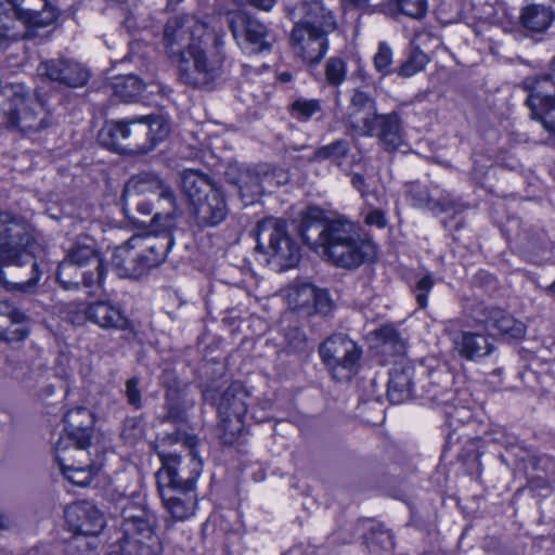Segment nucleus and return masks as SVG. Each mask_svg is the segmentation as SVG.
Here are the masks:
<instances>
[{"instance_id": "nucleus-56", "label": "nucleus", "mask_w": 555, "mask_h": 555, "mask_svg": "<svg viewBox=\"0 0 555 555\" xmlns=\"http://www.w3.org/2000/svg\"><path fill=\"white\" fill-rule=\"evenodd\" d=\"M152 513L144 504L128 502L121 511L122 522H130Z\"/></svg>"}, {"instance_id": "nucleus-14", "label": "nucleus", "mask_w": 555, "mask_h": 555, "mask_svg": "<svg viewBox=\"0 0 555 555\" xmlns=\"http://www.w3.org/2000/svg\"><path fill=\"white\" fill-rule=\"evenodd\" d=\"M156 517L154 513L130 522H121L124 533L119 544L109 553L116 555H156L153 547L155 542Z\"/></svg>"}, {"instance_id": "nucleus-57", "label": "nucleus", "mask_w": 555, "mask_h": 555, "mask_svg": "<svg viewBox=\"0 0 555 555\" xmlns=\"http://www.w3.org/2000/svg\"><path fill=\"white\" fill-rule=\"evenodd\" d=\"M140 423L141 421L139 417H127L124 421L121 436L128 441L135 440L142 434Z\"/></svg>"}, {"instance_id": "nucleus-50", "label": "nucleus", "mask_w": 555, "mask_h": 555, "mask_svg": "<svg viewBox=\"0 0 555 555\" xmlns=\"http://www.w3.org/2000/svg\"><path fill=\"white\" fill-rule=\"evenodd\" d=\"M392 51L386 42H379L378 50L374 56V67L383 76L390 75L396 72L391 68Z\"/></svg>"}, {"instance_id": "nucleus-27", "label": "nucleus", "mask_w": 555, "mask_h": 555, "mask_svg": "<svg viewBox=\"0 0 555 555\" xmlns=\"http://www.w3.org/2000/svg\"><path fill=\"white\" fill-rule=\"evenodd\" d=\"M86 320L105 330L132 331L131 322L124 315L121 309L108 300L89 304L85 310Z\"/></svg>"}, {"instance_id": "nucleus-55", "label": "nucleus", "mask_w": 555, "mask_h": 555, "mask_svg": "<svg viewBox=\"0 0 555 555\" xmlns=\"http://www.w3.org/2000/svg\"><path fill=\"white\" fill-rule=\"evenodd\" d=\"M434 284L435 281L431 274H426L416 282L413 292L420 308L424 309L427 307V295L431 291Z\"/></svg>"}, {"instance_id": "nucleus-31", "label": "nucleus", "mask_w": 555, "mask_h": 555, "mask_svg": "<svg viewBox=\"0 0 555 555\" xmlns=\"http://www.w3.org/2000/svg\"><path fill=\"white\" fill-rule=\"evenodd\" d=\"M375 98L363 90H354L348 106V117L353 127L365 129V120L378 116Z\"/></svg>"}, {"instance_id": "nucleus-8", "label": "nucleus", "mask_w": 555, "mask_h": 555, "mask_svg": "<svg viewBox=\"0 0 555 555\" xmlns=\"http://www.w3.org/2000/svg\"><path fill=\"white\" fill-rule=\"evenodd\" d=\"M522 87L529 92L526 105L531 119L541 122L550 137L555 139V57L551 74L528 77L522 81Z\"/></svg>"}, {"instance_id": "nucleus-5", "label": "nucleus", "mask_w": 555, "mask_h": 555, "mask_svg": "<svg viewBox=\"0 0 555 555\" xmlns=\"http://www.w3.org/2000/svg\"><path fill=\"white\" fill-rule=\"evenodd\" d=\"M202 396L205 403L217 409L222 443L232 444L244 430L247 390L240 382H233L224 389L216 383H211L204 387Z\"/></svg>"}, {"instance_id": "nucleus-44", "label": "nucleus", "mask_w": 555, "mask_h": 555, "mask_svg": "<svg viewBox=\"0 0 555 555\" xmlns=\"http://www.w3.org/2000/svg\"><path fill=\"white\" fill-rule=\"evenodd\" d=\"M428 62V55L420 47H412L408 59L396 68V73L402 78H409L423 70Z\"/></svg>"}, {"instance_id": "nucleus-13", "label": "nucleus", "mask_w": 555, "mask_h": 555, "mask_svg": "<svg viewBox=\"0 0 555 555\" xmlns=\"http://www.w3.org/2000/svg\"><path fill=\"white\" fill-rule=\"evenodd\" d=\"M53 124L52 115L46 111L44 103L39 99L26 98L15 93L12 107L8 113L7 126L29 134L42 131Z\"/></svg>"}, {"instance_id": "nucleus-19", "label": "nucleus", "mask_w": 555, "mask_h": 555, "mask_svg": "<svg viewBox=\"0 0 555 555\" xmlns=\"http://www.w3.org/2000/svg\"><path fill=\"white\" fill-rule=\"evenodd\" d=\"M39 73L49 80L67 88H80L90 79L89 69L69 57H57L40 63Z\"/></svg>"}, {"instance_id": "nucleus-35", "label": "nucleus", "mask_w": 555, "mask_h": 555, "mask_svg": "<svg viewBox=\"0 0 555 555\" xmlns=\"http://www.w3.org/2000/svg\"><path fill=\"white\" fill-rule=\"evenodd\" d=\"M125 119L107 121L98 133L99 143L116 153L127 154Z\"/></svg>"}, {"instance_id": "nucleus-59", "label": "nucleus", "mask_w": 555, "mask_h": 555, "mask_svg": "<svg viewBox=\"0 0 555 555\" xmlns=\"http://www.w3.org/2000/svg\"><path fill=\"white\" fill-rule=\"evenodd\" d=\"M364 222L367 225H375L377 228H384L387 224L385 212L382 209H371L364 218Z\"/></svg>"}, {"instance_id": "nucleus-6", "label": "nucleus", "mask_w": 555, "mask_h": 555, "mask_svg": "<svg viewBox=\"0 0 555 555\" xmlns=\"http://www.w3.org/2000/svg\"><path fill=\"white\" fill-rule=\"evenodd\" d=\"M202 38L178 68L180 80L193 88H205L214 82L220 77L224 62L222 38L212 31Z\"/></svg>"}, {"instance_id": "nucleus-10", "label": "nucleus", "mask_w": 555, "mask_h": 555, "mask_svg": "<svg viewBox=\"0 0 555 555\" xmlns=\"http://www.w3.org/2000/svg\"><path fill=\"white\" fill-rule=\"evenodd\" d=\"M127 154H145L170 133L169 120L160 114L125 118Z\"/></svg>"}, {"instance_id": "nucleus-25", "label": "nucleus", "mask_w": 555, "mask_h": 555, "mask_svg": "<svg viewBox=\"0 0 555 555\" xmlns=\"http://www.w3.org/2000/svg\"><path fill=\"white\" fill-rule=\"evenodd\" d=\"M224 176L228 183L237 188L244 205H251L263 195L258 165L254 168L230 165Z\"/></svg>"}, {"instance_id": "nucleus-48", "label": "nucleus", "mask_w": 555, "mask_h": 555, "mask_svg": "<svg viewBox=\"0 0 555 555\" xmlns=\"http://www.w3.org/2000/svg\"><path fill=\"white\" fill-rule=\"evenodd\" d=\"M286 348L289 352L306 353L309 349L308 338L298 327H288L285 332Z\"/></svg>"}, {"instance_id": "nucleus-7", "label": "nucleus", "mask_w": 555, "mask_h": 555, "mask_svg": "<svg viewBox=\"0 0 555 555\" xmlns=\"http://www.w3.org/2000/svg\"><path fill=\"white\" fill-rule=\"evenodd\" d=\"M256 241V250L268 255L278 271L295 268L300 261V247L288 234L283 219L268 217L259 221Z\"/></svg>"}, {"instance_id": "nucleus-16", "label": "nucleus", "mask_w": 555, "mask_h": 555, "mask_svg": "<svg viewBox=\"0 0 555 555\" xmlns=\"http://www.w3.org/2000/svg\"><path fill=\"white\" fill-rule=\"evenodd\" d=\"M63 422L64 434L55 444V452L62 453L68 450L70 446L75 450H88L94 433L93 413L85 406H78L67 411Z\"/></svg>"}, {"instance_id": "nucleus-51", "label": "nucleus", "mask_w": 555, "mask_h": 555, "mask_svg": "<svg viewBox=\"0 0 555 555\" xmlns=\"http://www.w3.org/2000/svg\"><path fill=\"white\" fill-rule=\"evenodd\" d=\"M141 379L138 376H132L126 380L125 397L127 403L134 410H140L143 405L142 390L140 388Z\"/></svg>"}, {"instance_id": "nucleus-30", "label": "nucleus", "mask_w": 555, "mask_h": 555, "mask_svg": "<svg viewBox=\"0 0 555 555\" xmlns=\"http://www.w3.org/2000/svg\"><path fill=\"white\" fill-rule=\"evenodd\" d=\"M192 207L194 219L202 228L216 227L224 221L228 215L227 203L220 189Z\"/></svg>"}, {"instance_id": "nucleus-4", "label": "nucleus", "mask_w": 555, "mask_h": 555, "mask_svg": "<svg viewBox=\"0 0 555 555\" xmlns=\"http://www.w3.org/2000/svg\"><path fill=\"white\" fill-rule=\"evenodd\" d=\"M322 251L335 266L354 269L374 258L375 245L354 223L337 219L327 224Z\"/></svg>"}, {"instance_id": "nucleus-62", "label": "nucleus", "mask_w": 555, "mask_h": 555, "mask_svg": "<svg viewBox=\"0 0 555 555\" xmlns=\"http://www.w3.org/2000/svg\"><path fill=\"white\" fill-rule=\"evenodd\" d=\"M347 8L354 10H366L370 7V0H341Z\"/></svg>"}, {"instance_id": "nucleus-32", "label": "nucleus", "mask_w": 555, "mask_h": 555, "mask_svg": "<svg viewBox=\"0 0 555 555\" xmlns=\"http://www.w3.org/2000/svg\"><path fill=\"white\" fill-rule=\"evenodd\" d=\"M442 382L443 386L441 389H438L436 383L431 382L428 393L434 403L446 408L444 415L447 422L449 426H454L456 423H462V415L465 411L452 404L455 399V391L451 387V377L448 373L443 374Z\"/></svg>"}, {"instance_id": "nucleus-33", "label": "nucleus", "mask_w": 555, "mask_h": 555, "mask_svg": "<svg viewBox=\"0 0 555 555\" xmlns=\"http://www.w3.org/2000/svg\"><path fill=\"white\" fill-rule=\"evenodd\" d=\"M414 370L410 365H396L389 373L387 397L393 404H399L412 396Z\"/></svg>"}, {"instance_id": "nucleus-26", "label": "nucleus", "mask_w": 555, "mask_h": 555, "mask_svg": "<svg viewBox=\"0 0 555 555\" xmlns=\"http://www.w3.org/2000/svg\"><path fill=\"white\" fill-rule=\"evenodd\" d=\"M29 317L13 304L0 301V340L18 343L29 335Z\"/></svg>"}, {"instance_id": "nucleus-23", "label": "nucleus", "mask_w": 555, "mask_h": 555, "mask_svg": "<svg viewBox=\"0 0 555 555\" xmlns=\"http://www.w3.org/2000/svg\"><path fill=\"white\" fill-rule=\"evenodd\" d=\"M473 318L478 324H483L487 330H494L513 339L524 337L526 332L524 323L496 307L478 304L473 308Z\"/></svg>"}, {"instance_id": "nucleus-20", "label": "nucleus", "mask_w": 555, "mask_h": 555, "mask_svg": "<svg viewBox=\"0 0 555 555\" xmlns=\"http://www.w3.org/2000/svg\"><path fill=\"white\" fill-rule=\"evenodd\" d=\"M366 137H376L386 152H395L403 144V127L401 116L393 111L388 114H379L375 118L365 120V129L362 132Z\"/></svg>"}, {"instance_id": "nucleus-34", "label": "nucleus", "mask_w": 555, "mask_h": 555, "mask_svg": "<svg viewBox=\"0 0 555 555\" xmlns=\"http://www.w3.org/2000/svg\"><path fill=\"white\" fill-rule=\"evenodd\" d=\"M521 26L531 33H543L553 23L555 12L551 7L543 4H529L520 13Z\"/></svg>"}, {"instance_id": "nucleus-60", "label": "nucleus", "mask_w": 555, "mask_h": 555, "mask_svg": "<svg viewBox=\"0 0 555 555\" xmlns=\"http://www.w3.org/2000/svg\"><path fill=\"white\" fill-rule=\"evenodd\" d=\"M351 185L360 193L362 198H366L371 193L366 179L363 175L354 172L351 173Z\"/></svg>"}, {"instance_id": "nucleus-39", "label": "nucleus", "mask_w": 555, "mask_h": 555, "mask_svg": "<svg viewBox=\"0 0 555 555\" xmlns=\"http://www.w3.org/2000/svg\"><path fill=\"white\" fill-rule=\"evenodd\" d=\"M145 85L135 75L117 77L112 85L113 94L125 102H130L139 96Z\"/></svg>"}, {"instance_id": "nucleus-36", "label": "nucleus", "mask_w": 555, "mask_h": 555, "mask_svg": "<svg viewBox=\"0 0 555 555\" xmlns=\"http://www.w3.org/2000/svg\"><path fill=\"white\" fill-rule=\"evenodd\" d=\"M171 490L164 491L163 503L176 520H185L194 514L196 508V494H189L186 498H178L171 495Z\"/></svg>"}, {"instance_id": "nucleus-17", "label": "nucleus", "mask_w": 555, "mask_h": 555, "mask_svg": "<svg viewBox=\"0 0 555 555\" xmlns=\"http://www.w3.org/2000/svg\"><path fill=\"white\" fill-rule=\"evenodd\" d=\"M188 462L177 454H160L162 467L156 473L157 486L175 485L184 489H195L202 472V461L191 450Z\"/></svg>"}, {"instance_id": "nucleus-18", "label": "nucleus", "mask_w": 555, "mask_h": 555, "mask_svg": "<svg viewBox=\"0 0 555 555\" xmlns=\"http://www.w3.org/2000/svg\"><path fill=\"white\" fill-rule=\"evenodd\" d=\"M124 193L141 196L144 194H157L158 199L168 205V210L160 214L163 217L172 214L173 222L177 225L178 206L175 191L158 175L146 171L134 175L125 184Z\"/></svg>"}, {"instance_id": "nucleus-9", "label": "nucleus", "mask_w": 555, "mask_h": 555, "mask_svg": "<svg viewBox=\"0 0 555 555\" xmlns=\"http://www.w3.org/2000/svg\"><path fill=\"white\" fill-rule=\"evenodd\" d=\"M208 31L205 25L198 23L193 16L170 18L165 25L163 36L166 54L179 68L193 46H196Z\"/></svg>"}, {"instance_id": "nucleus-21", "label": "nucleus", "mask_w": 555, "mask_h": 555, "mask_svg": "<svg viewBox=\"0 0 555 555\" xmlns=\"http://www.w3.org/2000/svg\"><path fill=\"white\" fill-rule=\"evenodd\" d=\"M444 332L449 335L454 350L466 360H476L490 354L493 339L481 333L457 330L454 321L446 324Z\"/></svg>"}, {"instance_id": "nucleus-22", "label": "nucleus", "mask_w": 555, "mask_h": 555, "mask_svg": "<svg viewBox=\"0 0 555 555\" xmlns=\"http://www.w3.org/2000/svg\"><path fill=\"white\" fill-rule=\"evenodd\" d=\"M65 518L72 531L78 535H98L105 526L103 513L89 501H78L65 509Z\"/></svg>"}, {"instance_id": "nucleus-29", "label": "nucleus", "mask_w": 555, "mask_h": 555, "mask_svg": "<svg viewBox=\"0 0 555 555\" xmlns=\"http://www.w3.org/2000/svg\"><path fill=\"white\" fill-rule=\"evenodd\" d=\"M180 184L191 206L219 190L216 181L199 169H184L180 172Z\"/></svg>"}, {"instance_id": "nucleus-1", "label": "nucleus", "mask_w": 555, "mask_h": 555, "mask_svg": "<svg viewBox=\"0 0 555 555\" xmlns=\"http://www.w3.org/2000/svg\"><path fill=\"white\" fill-rule=\"evenodd\" d=\"M38 248L29 225L20 217L0 211V286L11 293L31 294L42 274L35 256Z\"/></svg>"}, {"instance_id": "nucleus-40", "label": "nucleus", "mask_w": 555, "mask_h": 555, "mask_svg": "<svg viewBox=\"0 0 555 555\" xmlns=\"http://www.w3.org/2000/svg\"><path fill=\"white\" fill-rule=\"evenodd\" d=\"M124 212L125 215L138 223H145L143 218L152 214V204L149 199L143 198L141 195L126 194L122 192Z\"/></svg>"}, {"instance_id": "nucleus-11", "label": "nucleus", "mask_w": 555, "mask_h": 555, "mask_svg": "<svg viewBox=\"0 0 555 555\" xmlns=\"http://www.w3.org/2000/svg\"><path fill=\"white\" fill-rule=\"evenodd\" d=\"M319 353L334 378H349L359 367L362 348L346 334L336 333L319 347Z\"/></svg>"}, {"instance_id": "nucleus-63", "label": "nucleus", "mask_w": 555, "mask_h": 555, "mask_svg": "<svg viewBox=\"0 0 555 555\" xmlns=\"http://www.w3.org/2000/svg\"><path fill=\"white\" fill-rule=\"evenodd\" d=\"M253 7L269 11L275 3V0H247Z\"/></svg>"}, {"instance_id": "nucleus-43", "label": "nucleus", "mask_w": 555, "mask_h": 555, "mask_svg": "<svg viewBox=\"0 0 555 555\" xmlns=\"http://www.w3.org/2000/svg\"><path fill=\"white\" fill-rule=\"evenodd\" d=\"M258 168L263 193L271 192L272 189L285 185L289 181V175L283 168L270 164H260Z\"/></svg>"}, {"instance_id": "nucleus-38", "label": "nucleus", "mask_w": 555, "mask_h": 555, "mask_svg": "<svg viewBox=\"0 0 555 555\" xmlns=\"http://www.w3.org/2000/svg\"><path fill=\"white\" fill-rule=\"evenodd\" d=\"M87 270L83 267L72 263L67 259H63L56 270V281L64 289H78L81 286L85 287L82 279V271Z\"/></svg>"}, {"instance_id": "nucleus-2", "label": "nucleus", "mask_w": 555, "mask_h": 555, "mask_svg": "<svg viewBox=\"0 0 555 555\" xmlns=\"http://www.w3.org/2000/svg\"><path fill=\"white\" fill-rule=\"evenodd\" d=\"M151 227L150 233L133 235L115 248L112 267L119 278L138 279L166 260L176 244V233L180 231L173 215L155 214Z\"/></svg>"}, {"instance_id": "nucleus-3", "label": "nucleus", "mask_w": 555, "mask_h": 555, "mask_svg": "<svg viewBox=\"0 0 555 555\" xmlns=\"http://www.w3.org/2000/svg\"><path fill=\"white\" fill-rule=\"evenodd\" d=\"M298 10L300 18L289 35L291 49L304 63L319 64L328 50L327 36L337 27L335 15L318 0L305 1Z\"/></svg>"}, {"instance_id": "nucleus-54", "label": "nucleus", "mask_w": 555, "mask_h": 555, "mask_svg": "<svg viewBox=\"0 0 555 555\" xmlns=\"http://www.w3.org/2000/svg\"><path fill=\"white\" fill-rule=\"evenodd\" d=\"M367 544L370 547L379 546L385 551H390L395 547L392 534L380 527L371 530V537L367 539Z\"/></svg>"}, {"instance_id": "nucleus-53", "label": "nucleus", "mask_w": 555, "mask_h": 555, "mask_svg": "<svg viewBox=\"0 0 555 555\" xmlns=\"http://www.w3.org/2000/svg\"><path fill=\"white\" fill-rule=\"evenodd\" d=\"M16 21L12 4L7 0L5 3H0V38L10 37Z\"/></svg>"}, {"instance_id": "nucleus-52", "label": "nucleus", "mask_w": 555, "mask_h": 555, "mask_svg": "<svg viewBox=\"0 0 555 555\" xmlns=\"http://www.w3.org/2000/svg\"><path fill=\"white\" fill-rule=\"evenodd\" d=\"M335 304L327 289H315V299H313L311 314L318 313L328 315L334 310Z\"/></svg>"}, {"instance_id": "nucleus-47", "label": "nucleus", "mask_w": 555, "mask_h": 555, "mask_svg": "<svg viewBox=\"0 0 555 555\" xmlns=\"http://www.w3.org/2000/svg\"><path fill=\"white\" fill-rule=\"evenodd\" d=\"M319 100L298 99L291 105V114L299 120H308L313 114L321 111Z\"/></svg>"}, {"instance_id": "nucleus-28", "label": "nucleus", "mask_w": 555, "mask_h": 555, "mask_svg": "<svg viewBox=\"0 0 555 555\" xmlns=\"http://www.w3.org/2000/svg\"><path fill=\"white\" fill-rule=\"evenodd\" d=\"M330 221L331 220L324 218V214L321 209L308 207L301 215L297 229L298 234L310 248H323Z\"/></svg>"}, {"instance_id": "nucleus-58", "label": "nucleus", "mask_w": 555, "mask_h": 555, "mask_svg": "<svg viewBox=\"0 0 555 555\" xmlns=\"http://www.w3.org/2000/svg\"><path fill=\"white\" fill-rule=\"evenodd\" d=\"M166 408L167 413L163 417V422L180 423L184 421V412L177 403L167 402Z\"/></svg>"}, {"instance_id": "nucleus-49", "label": "nucleus", "mask_w": 555, "mask_h": 555, "mask_svg": "<svg viewBox=\"0 0 555 555\" xmlns=\"http://www.w3.org/2000/svg\"><path fill=\"white\" fill-rule=\"evenodd\" d=\"M346 63L339 57H331L325 64V77L330 85L339 86L346 79Z\"/></svg>"}, {"instance_id": "nucleus-41", "label": "nucleus", "mask_w": 555, "mask_h": 555, "mask_svg": "<svg viewBox=\"0 0 555 555\" xmlns=\"http://www.w3.org/2000/svg\"><path fill=\"white\" fill-rule=\"evenodd\" d=\"M349 152V142L347 140L339 139L327 145L318 147L309 158V162L320 163L328 159L340 165L341 160L348 156Z\"/></svg>"}, {"instance_id": "nucleus-12", "label": "nucleus", "mask_w": 555, "mask_h": 555, "mask_svg": "<svg viewBox=\"0 0 555 555\" xmlns=\"http://www.w3.org/2000/svg\"><path fill=\"white\" fill-rule=\"evenodd\" d=\"M65 259L88 269L82 271V279L89 293L102 286L106 268L93 237L82 234L76 236L66 251Z\"/></svg>"}, {"instance_id": "nucleus-46", "label": "nucleus", "mask_w": 555, "mask_h": 555, "mask_svg": "<svg viewBox=\"0 0 555 555\" xmlns=\"http://www.w3.org/2000/svg\"><path fill=\"white\" fill-rule=\"evenodd\" d=\"M398 11L411 18L423 20L428 11L427 0H396Z\"/></svg>"}, {"instance_id": "nucleus-45", "label": "nucleus", "mask_w": 555, "mask_h": 555, "mask_svg": "<svg viewBox=\"0 0 555 555\" xmlns=\"http://www.w3.org/2000/svg\"><path fill=\"white\" fill-rule=\"evenodd\" d=\"M375 337L382 343L385 351L388 349L392 354H401L404 352L405 344L393 326H380L375 331Z\"/></svg>"}, {"instance_id": "nucleus-37", "label": "nucleus", "mask_w": 555, "mask_h": 555, "mask_svg": "<svg viewBox=\"0 0 555 555\" xmlns=\"http://www.w3.org/2000/svg\"><path fill=\"white\" fill-rule=\"evenodd\" d=\"M65 457L61 453H56V461L64 477L75 486L86 487L88 486L94 476L96 475V468L94 465L75 466L65 463Z\"/></svg>"}, {"instance_id": "nucleus-64", "label": "nucleus", "mask_w": 555, "mask_h": 555, "mask_svg": "<svg viewBox=\"0 0 555 555\" xmlns=\"http://www.w3.org/2000/svg\"><path fill=\"white\" fill-rule=\"evenodd\" d=\"M85 546L86 545V541L83 538L81 537H75L68 544V550H70L72 547H80V546Z\"/></svg>"}, {"instance_id": "nucleus-24", "label": "nucleus", "mask_w": 555, "mask_h": 555, "mask_svg": "<svg viewBox=\"0 0 555 555\" xmlns=\"http://www.w3.org/2000/svg\"><path fill=\"white\" fill-rule=\"evenodd\" d=\"M409 195L414 202V206L427 208L431 211H462L464 206L451 197L438 185L422 184L420 182H411L409 184Z\"/></svg>"}, {"instance_id": "nucleus-61", "label": "nucleus", "mask_w": 555, "mask_h": 555, "mask_svg": "<svg viewBox=\"0 0 555 555\" xmlns=\"http://www.w3.org/2000/svg\"><path fill=\"white\" fill-rule=\"evenodd\" d=\"M158 490H159L162 499H163L164 491H168V490H171L170 493L172 496H178L181 499L189 496V494H195V489H184V487H180L178 485L177 486H175V485L158 486Z\"/></svg>"}, {"instance_id": "nucleus-42", "label": "nucleus", "mask_w": 555, "mask_h": 555, "mask_svg": "<svg viewBox=\"0 0 555 555\" xmlns=\"http://www.w3.org/2000/svg\"><path fill=\"white\" fill-rule=\"evenodd\" d=\"M315 286L308 283L294 288L288 295L289 305H292L294 310L311 315L313 299H315Z\"/></svg>"}, {"instance_id": "nucleus-15", "label": "nucleus", "mask_w": 555, "mask_h": 555, "mask_svg": "<svg viewBox=\"0 0 555 555\" xmlns=\"http://www.w3.org/2000/svg\"><path fill=\"white\" fill-rule=\"evenodd\" d=\"M227 24L233 37L250 53H263L271 51L275 42L274 34L262 23L249 18L241 11L229 12L225 16Z\"/></svg>"}]
</instances>
